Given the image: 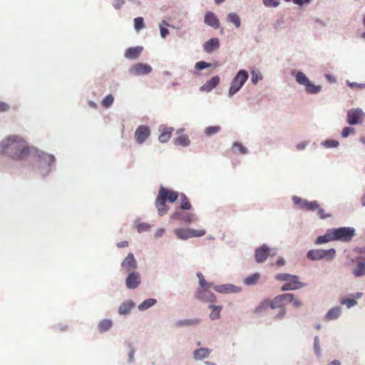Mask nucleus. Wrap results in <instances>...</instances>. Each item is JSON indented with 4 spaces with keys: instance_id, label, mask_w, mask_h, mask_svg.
I'll return each mask as SVG.
<instances>
[{
    "instance_id": "57",
    "label": "nucleus",
    "mask_w": 365,
    "mask_h": 365,
    "mask_svg": "<svg viewBox=\"0 0 365 365\" xmlns=\"http://www.w3.org/2000/svg\"><path fill=\"white\" fill-rule=\"evenodd\" d=\"M287 1H291V0H286ZM296 4H304V3H309L310 0H292Z\"/></svg>"
},
{
    "instance_id": "45",
    "label": "nucleus",
    "mask_w": 365,
    "mask_h": 365,
    "mask_svg": "<svg viewBox=\"0 0 365 365\" xmlns=\"http://www.w3.org/2000/svg\"><path fill=\"white\" fill-rule=\"evenodd\" d=\"M341 304H346L347 307H351V306L356 304L357 302L356 299H342L341 300Z\"/></svg>"
},
{
    "instance_id": "21",
    "label": "nucleus",
    "mask_w": 365,
    "mask_h": 365,
    "mask_svg": "<svg viewBox=\"0 0 365 365\" xmlns=\"http://www.w3.org/2000/svg\"><path fill=\"white\" fill-rule=\"evenodd\" d=\"M220 41L217 37H213L204 43V49L207 52H212L215 48H218Z\"/></svg>"
},
{
    "instance_id": "32",
    "label": "nucleus",
    "mask_w": 365,
    "mask_h": 365,
    "mask_svg": "<svg viewBox=\"0 0 365 365\" xmlns=\"http://www.w3.org/2000/svg\"><path fill=\"white\" fill-rule=\"evenodd\" d=\"M259 277L260 274H259V272H254V274H252L251 275H249L245 278L244 282L247 285H252V284H256V282H258Z\"/></svg>"
},
{
    "instance_id": "44",
    "label": "nucleus",
    "mask_w": 365,
    "mask_h": 365,
    "mask_svg": "<svg viewBox=\"0 0 365 365\" xmlns=\"http://www.w3.org/2000/svg\"><path fill=\"white\" fill-rule=\"evenodd\" d=\"M164 25H168V23H167L165 20H163L162 23L160 24V35L163 38L167 36L169 33L168 29L164 27Z\"/></svg>"
},
{
    "instance_id": "26",
    "label": "nucleus",
    "mask_w": 365,
    "mask_h": 365,
    "mask_svg": "<svg viewBox=\"0 0 365 365\" xmlns=\"http://www.w3.org/2000/svg\"><path fill=\"white\" fill-rule=\"evenodd\" d=\"M210 309H212L211 313L210 314V317L211 319H217L220 318V312H222V305H209Z\"/></svg>"
},
{
    "instance_id": "24",
    "label": "nucleus",
    "mask_w": 365,
    "mask_h": 365,
    "mask_svg": "<svg viewBox=\"0 0 365 365\" xmlns=\"http://www.w3.org/2000/svg\"><path fill=\"white\" fill-rule=\"evenodd\" d=\"M215 289L220 293H231V292H237V289L233 284H220L215 286Z\"/></svg>"
},
{
    "instance_id": "62",
    "label": "nucleus",
    "mask_w": 365,
    "mask_h": 365,
    "mask_svg": "<svg viewBox=\"0 0 365 365\" xmlns=\"http://www.w3.org/2000/svg\"><path fill=\"white\" fill-rule=\"evenodd\" d=\"M305 147V143H299V145H297V149H304Z\"/></svg>"
},
{
    "instance_id": "58",
    "label": "nucleus",
    "mask_w": 365,
    "mask_h": 365,
    "mask_svg": "<svg viewBox=\"0 0 365 365\" xmlns=\"http://www.w3.org/2000/svg\"><path fill=\"white\" fill-rule=\"evenodd\" d=\"M127 246H128V241L126 240L120 241L118 243V247H127Z\"/></svg>"
},
{
    "instance_id": "3",
    "label": "nucleus",
    "mask_w": 365,
    "mask_h": 365,
    "mask_svg": "<svg viewBox=\"0 0 365 365\" xmlns=\"http://www.w3.org/2000/svg\"><path fill=\"white\" fill-rule=\"evenodd\" d=\"M292 201L302 210H317L318 216L321 218L329 217L331 216V214H326L325 210L322 209L317 201H307V200H303V198L297 197V195L292 197Z\"/></svg>"
},
{
    "instance_id": "53",
    "label": "nucleus",
    "mask_w": 365,
    "mask_h": 365,
    "mask_svg": "<svg viewBox=\"0 0 365 365\" xmlns=\"http://www.w3.org/2000/svg\"><path fill=\"white\" fill-rule=\"evenodd\" d=\"M10 106L8 103H5V101H0V111H8L9 110Z\"/></svg>"
},
{
    "instance_id": "10",
    "label": "nucleus",
    "mask_w": 365,
    "mask_h": 365,
    "mask_svg": "<svg viewBox=\"0 0 365 365\" xmlns=\"http://www.w3.org/2000/svg\"><path fill=\"white\" fill-rule=\"evenodd\" d=\"M269 307L271 309H278L280 310L279 295L274 297L272 300H268V299L263 300L260 304L257 305V307H256L254 312L259 314L263 313V312H266Z\"/></svg>"
},
{
    "instance_id": "41",
    "label": "nucleus",
    "mask_w": 365,
    "mask_h": 365,
    "mask_svg": "<svg viewBox=\"0 0 365 365\" xmlns=\"http://www.w3.org/2000/svg\"><path fill=\"white\" fill-rule=\"evenodd\" d=\"M114 102V98L113 95H107L103 100H102V106L105 108H109V106H111L112 103Z\"/></svg>"
},
{
    "instance_id": "50",
    "label": "nucleus",
    "mask_w": 365,
    "mask_h": 365,
    "mask_svg": "<svg viewBox=\"0 0 365 365\" xmlns=\"http://www.w3.org/2000/svg\"><path fill=\"white\" fill-rule=\"evenodd\" d=\"M267 6H277L279 4V0H263Z\"/></svg>"
},
{
    "instance_id": "31",
    "label": "nucleus",
    "mask_w": 365,
    "mask_h": 365,
    "mask_svg": "<svg viewBox=\"0 0 365 365\" xmlns=\"http://www.w3.org/2000/svg\"><path fill=\"white\" fill-rule=\"evenodd\" d=\"M200 319H180L176 322L177 326H196L198 324Z\"/></svg>"
},
{
    "instance_id": "1",
    "label": "nucleus",
    "mask_w": 365,
    "mask_h": 365,
    "mask_svg": "<svg viewBox=\"0 0 365 365\" xmlns=\"http://www.w3.org/2000/svg\"><path fill=\"white\" fill-rule=\"evenodd\" d=\"M30 153L31 147L21 135H9L0 143V153L6 155L13 160H25Z\"/></svg>"
},
{
    "instance_id": "51",
    "label": "nucleus",
    "mask_w": 365,
    "mask_h": 365,
    "mask_svg": "<svg viewBox=\"0 0 365 365\" xmlns=\"http://www.w3.org/2000/svg\"><path fill=\"white\" fill-rule=\"evenodd\" d=\"M182 219L186 222H192L193 220H196V217H195L194 214H185L183 215Z\"/></svg>"
},
{
    "instance_id": "17",
    "label": "nucleus",
    "mask_w": 365,
    "mask_h": 365,
    "mask_svg": "<svg viewBox=\"0 0 365 365\" xmlns=\"http://www.w3.org/2000/svg\"><path fill=\"white\" fill-rule=\"evenodd\" d=\"M121 266L127 272L130 273L133 269H135L138 265L134 255H133V253H128L127 257H125L122 262Z\"/></svg>"
},
{
    "instance_id": "35",
    "label": "nucleus",
    "mask_w": 365,
    "mask_h": 365,
    "mask_svg": "<svg viewBox=\"0 0 365 365\" xmlns=\"http://www.w3.org/2000/svg\"><path fill=\"white\" fill-rule=\"evenodd\" d=\"M112 326V321L110 319H102L98 325V329L101 332H105L107 329H110Z\"/></svg>"
},
{
    "instance_id": "64",
    "label": "nucleus",
    "mask_w": 365,
    "mask_h": 365,
    "mask_svg": "<svg viewBox=\"0 0 365 365\" xmlns=\"http://www.w3.org/2000/svg\"><path fill=\"white\" fill-rule=\"evenodd\" d=\"M90 106H92L93 108H96V104L94 103V101H89Z\"/></svg>"
},
{
    "instance_id": "9",
    "label": "nucleus",
    "mask_w": 365,
    "mask_h": 365,
    "mask_svg": "<svg viewBox=\"0 0 365 365\" xmlns=\"http://www.w3.org/2000/svg\"><path fill=\"white\" fill-rule=\"evenodd\" d=\"M296 80L299 83L304 85L307 91L309 93H318L321 91V86H315L313 83L310 82L308 76H305L302 71H298L296 74Z\"/></svg>"
},
{
    "instance_id": "49",
    "label": "nucleus",
    "mask_w": 365,
    "mask_h": 365,
    "mask_svg": "<svg viewBox=\"0 0 365 365\" xmlns=\"http://www.w3.org/2000/svg\"><path fill=\"white\" fill-rule=\"evenodd\" d=\"M354 129H353V128H349V126H347L346 128H344V129L342 130L341 131V135L343 136V138H347V136H349V135H350V133H352V132H354Z\"/></svg>"
},
{
    "instance_id": "52",
    "label": "nucleus",
    "mask_w": 365,
    "mask_h": 365,
    "mask_svg": "<svg viewBox=\"0 0 365 365\" xmlns=\"http://www.w3.org/2000/svg\"><path fill=\"white\" fill-rule=\"evenodd\" d=\"M289 277V274H277V275H275V278L277 280H283L286 282H287Z\"/></svg>"
},
{
    "instance_id": "28",
    "label": "nucleus",
    "mask_w": 365,
    "mask_h": 365,
    "mask_svg": "<svg viewBox=\"0 0 365 365\" xmlns=\"http://www.w3.org/2000/svg\"><path fill=\"white\" fill-rule=\"evenodd\" d=\"M173 131V128H168L167 129H164L159 135V140L162 141V143H166V141H168L169 139H170L172 135V132Z\"/></svg>"
},
{
    "instance_id": "8",
    "label": "nucleus",
    "mask_w": 365,
    "mask_h": 365,
    "mask_svg": "<svg viewBox=\"0 0 365 365\" xmlns=\"http://www.w3.org/2000/svg\"><path fill=\"white\" fill-rule=\"evenodd\" d=\"M175 233L180 240H187L191 237H201L206 234L205 230H192V228H177Z\"/></svg>"
},
{
    "instance_id": "2",
    "label": "nucleus",
    "mask_w": 365,
    "mask_h": 365,
    "mask_svg": "<svg viewBox=\"0 0 365 365\" xmlns=\"http://www.w3.org/2000/svg\"><path fill=\"white\" fill-rule=\"evenodd\" d=\"M178 196L179 193H178V192H175V190H171V189H168V187L161 186L158 190V196L155 201V205L158 210V214L160 216H163V215L167 213L168 206H167L166 202H175Z\"/></svg>"
},
{
    "instance_id": "55",
    "label": "nucleus",
    "mask_w": 365,
    "mask_h": 365,
    "mask_svg": "<svg viewBox=\"0 0 365 365\" xmlns=\"http://www.w3.org/2000/svg\"><path fill=\"white\" fill-rule=\"evenodd\" d=\"M285 263L286 261H284V258H282V257H279V258L277 259L275 264H277V266H284Z\"/></svg>"
},
{
    "instance_id": "30",
    "label": "nucleus",
    "mask_w": 365,
    "mask_h": 365,
    "mask_svg": "<svg viewBox=\"0 0 365 365\" xmlns=\"http://www.w3.org/2000/svg\"><path fill=\"white\" fill-rule=\"evenodd\" d=\"M353 273L355 276H363V274H365V262H362V261L357 262Z\"/></svg>"
},
{
    "instance_id": "60",
    "label": "nucleus",
    "mask_w": 365,
    "mask_h": 365,
    "mask_svg": "<svg viewBox=\"0 0 365 365\" xmlns=\"http://www.w3.org/2000/svg\"><path fill=\"white\" fill-rule=\"evenodd\" d=\"M134 354H135V351L134 350H130V352H129V359H130V361H133V360Z\"/></svg>"
},
{
    "instance_id": "61",
    "label": "nucleus",
    "mask_w": 365,
    "mask_h": 365,
    "mask_svg": "<svg viewBox=\"0 0 365 365\" xmlns=\"http://www.w3.org/2000/svg\"><path fill=\"white\" fill-rule=\"evenodd\" d=\"M329 365H341L339 360H332Z\"/></svg>"
},
{
    "instance_id": "11",
    "label": "nucleus",
    "mask_w": 365,
    "mask_h": 365,
    "mask_svg": "<svg viewBox=\"0 0 365 365\" xmlns=\"http://www.w3.org/2000/svg\"><path fill=\"white\" fill-rule=\"evenodd\" d=\"M150 135V129L149 126H146V125H140L134 133V138L138 144H143V143H145V140L149 138Z\"/></svg>"
},
{
    "instance_id": "4",
    "label": "nucleus",
    "mask_w": 365,
    "mask_h": 365,
    "mask_svg": "<svg viewBox=\"0 0 365 365\" xmlns=\"http://www.w3.org/2000/svg\"><path fill=\"white\" fill-rule=\"evenodd\" d=\"M292 302L295 307H299L302 304L301 300L297 299L293 294H282L279 295V311L274 317V319H282L287 314L285 304Z\"/></svg>"
},
{
    "instance_id": "63",
    "label": "nucleus",
    "mask_w": 365,
    "mask_h": 365,
    "mask_svg": "<svg viewBox=\"0 0 365 365\" xmlns=\"http://www.w3.org/2000/svg\"><path fill=\"white\" fill-rule=\"evenodd\" d=\"M361 204L363 205H365V193L364 194V195L362 196L361 199Z\"/></svg>"
},
{
    "instance_id": "13",
    "label": "nucleus",
    "mask_w": 365,
    "mask_h": 365,
    "mask_svg": "<svg viewBox=\"0 0 365 365\" xmlns=\"http://www.w3.org/2000/svg\"><path fill=\"white\" fill-rule=\"evenodd\" d=\"M152 71V67L148 63H134L129 68L131 75H146Z\"/></svg>"
},
{
    "instance_id": "27",
    "label": "nucleus",
    "mask_w": 365,
    "mask_h": 365,
    "mask_svg": "<svg viewBox=\"0 0 365 365\" xmlns=\"http://www.w3.org/2000/svg\"><path fill=\"white\" fill-rule=\"evenodd\" d=\"M174 143L177 144V145L186 147V145H189L190 140L188 135H186V134H180L174 140Z\"/></svg>"
},
{
    "instance_id": "43",
    "label": "nucleus",
    "mask_w": 365,
    "mask_h": 365,
    "mask_svg": "<svg viewBox=\"0 0 365 365\" xmlns=\"http://www.w3.org/2000/svg\"><path fill=\"white\" fill-rule=\"evenodd\" d=\"M40 158L44 160V161H46L48 165H51V163H53L55 161L53 155L45 154V153H42L41 155H40Z\"/></svg>"
},
{
    "instance_id": "34",
    "label": "nucleus",
    "mask_w": 365,
    "mask_h": 365,
    "mask_svg": "<svg viewBox=\"0 0 365 365\" xmlns=\"http://www.w3.org/2000/svg\"><path fill=\"white\" fill-rule=\"evenodd\" d=\"M227 20L232 22L237 28H240L241 25V19L236 13H230L227 14Z\"/></svg>"
},
{
    "instance_id": "18",
    "label": "nucleus",
    "mask_w": 365,
    "mask_h": 365,
    "mask_svg": "<svg viewBox=\"0 0 365 365\" xmlns=\"http://www.w3.org/2000/svg\"><path fill=\"white\" fill-rule=\"evenodd\" d=\"M143 50V46H132V48L126 49L124 56L128 59H137Z\"/></svg>"
},
{
    "instance_id": "38",
    "label": "nucleus",
    "mask_w": 365,
    "mask_h": 365,
    "mask_svg": "<svg viewBox=\"0 0 365 365\" xmlns=\"http://www.w3.org/2000/svg\"><path fill=\"white\" fill-rule=\"evenodd\" d=\"M155 299H147L146 300H144L143 303L139 304L138 309H140V310H146V309H148V307L155 304Z\"/></svg>"
},
{
    "instance_id": "25",
    "label": "nucleus",
    "mask_w": 365,
    "mask_h": 365,
    "mask_svg": "<svg viewBox=\"0 0 365 365\" xmlns=\"http://www.w3.org/2000/svg\"><path fill=\"white\" fill-rule=\"evenodd\" d=\"M340 314H341V308L339 307H334L326 314L325 318L326 319H336V318H339Z\"/></svg>"
},
{
    "instance_id": "37",
    "label": "nucleus",
    "mask_w": 365,
    "mask_h": 365,
    "mask_svg": "<svg viewBox=\"0 0 365 365\" xmlns=\"http://www.w3.org/2000/svg\"><path fill=\"white\" fill-rule=\"evenodd\" d=\"M232 151L237 153V152H239L240 153H242V155H245V153H247L248 150L246 147L243 146L242 143H239V142H235L233 143L232 146Z\"/></svg>"
},
{
    "instance_id": "40",
    "label": "nucleus",
    "mask_w": 365,
    "mask_h": 365,
    "mask_svg": "<svg viewBox=\"0 0 365 365\" xmlns=\"http://www.w3.org/2000/svg\"><path fill=\"white\" fill-rule=\"evenodd\" d=\"M220 126H208L205 130V133L207 136H211V135H214V133H217V132L220 131Z\"/></svg>"
},
{
    "instance_id": "33",
    "label": "nucleus",
    "mask_w": 365,
    "mask_h": 365,
    "mask_svg": "<svg viewBox=\"0 0 365 365\" xmlns=\"http://www.w3.org/2000/svg\"><path fill=\"white\" fill-rule=\"evenodd\" d=\"M134 303L133 302H125L120 305L118 308V312L120 314H127L130 312V309L133 307Z\"/></svg>"
},
{
    "instance_id": "29",
    "label": "nucleus",
    "mask_w": 365,
    "mask_h": 365,
    "mask_svg": "<svg viewBox=\"0 0 365 365\" xmlns=\"http://www.w3.org/2000/svg\"><path fill=\"white\" fill-rule=\"evenodd\" d=\"M220 83V76H215L210 78V79L205 84L204 87L207 91L213 89L217 83Z\"/></svg>"
},
{
    "instance_id": "6",
    "label": "nucleus",
    "mask_w": 365,
    "mask_h": 365,
    "mask_svg": "<svg viewBox=\"0 0 365 365\" xmlns=\"http://www.w3.org/2000/svg\"><path fill=\"white\" fill-rule=\"evenodd\" d=\"M355 234L354 228L352 227H339V228H333L334 241H351Z\"/></svg>"
},
{
    "instance_id": "36",
    "label": "nucleus",
    "mask_w": 365,
    "mask_h": 365,
    "mask_svg": "<svg viewBox=\"0 0 365 365\" xmlns=\"http://www.w3.org/2000/svg\"><path fill=\"white\" fill-rule=\"evenodd\" d=\"M180 208L182 210H190V208H192V205L185 194H180Z\"/></svg>"
},
{
    "instance_id": "15",
    "label": "nucleus",
    "mask_w": 365,
    "mask_h": 365,
    "mask_svg": "<svg viewBox=\"0 0 365 365\" xmlns=\"http://www.w3.org/2000/svg\"><path fill=\"white\" fill-rule=\"evenodd\" d=\"M140 282V274L134 272V270H132V272L128 274L125 279L127 287L130 289L137 288Z\"/></svg>"
},
{
    "instance_id": "5",
    "label": "nucleus",
    "mask_w": 365,
    "mask_h": 365,
    "mask_svg": "<svg viewBox=\"0 0 365 365\" xmlns=\"http://www.w3.org/2000/svg\"><path fill=\"white\" fill-rule=\"evenodd\" d=\"M336 255V250L334 248L331 249H312L309 250L307 256L311 260H319V259H327V260H331Z\"/></svg>"
},
{
    "instance_id": "20",
    "label": "nucleus",
    "mask_w": 365,
    "mask_h": 365,
    "mask_svg": "<svg viewBox=\"0 0 365 365\" xmlns=\"http://www.w3.org/2000/svg\"><path fill=\"white\" fill-rule=\"evenodd\" d=\"M205 22L207 25L215 28V29H217V28H219L220 26V20L217 16H216L214 13H211V11L205 14Z\"/></svg>"
},
{
    "instance_id": "39",
    "label": "nucleus",
    "mask_w": 365,
    "mask_h": 365,
    "mask_svg": "<svg viewBox=\"0 0 365 365\" xmlns=\"http://www.w3.org/2000/svg\"><path fill=\"white\" fill-rule=\"evenodd\" d=\"M197 276L199 279L201 289H207L212 287V283H209V282L205 281V277L202 272H197Z\"/></svg>"
},
{
    "instance_id": "47",
    "label": "nucleus",
    "mask_w": 365,
    "mask_h": 365,
    "mask_svg": "<svg viewBox=\"0 0 365 365\" xmlns=\"http://www.w3.org/2000/svg\"><path fill=\"white\" fill-rule=\"evenodd\" d=\"M150 227V225H148V223H138L137 225V230L138 232H145V230H149Z\"/></svg>"
},
{
    "instance_id": "19",
    "label": "nucleus",
    "mask_w": 365,
    "mask_h": 365,
    "mask_svg": "<svg viewBox=\"0 0 365 365\" xmlns=\"http://www.w3.org/2000/svg\"><path fill=\"white\" fill-rule=\"evenodd\" d=\"M196 297L202 301H210V302H214L216 299L215 295L210 292V291H208L207 288L206 289H199Z\"/></svg>"
},
{
    "instance_id": "48",
    "label": "nucleus",
    "mask_w": 365,
    "mask_h": 365,
    "mask_svg": "<svg viewBox=\"0 0 365 365\" xmlns=\"http://www.w3.org/2000/svg\"><path fill=\"white\" fill-rule=\"evenodd\" d=\"M326 147H338L339 142L338 140H334V139H328V140H325L324 143Z\"/></svg>"
},
{
    "instance_id": "23",
    "label": "nucleus",
    "mask_w": 365,
    "mask_h": 365,
    "mask_svg": "<svg viewBox=\"0 0 365 365\" xmlns=\"http://www.w3.org/2000/svg\"><path fill=\"white\" fill-rule=\"evenodd\" d=\"M210 351L211 350H210V349H206V347L197 349V350H195L193 352L194 358L196 359V360H202V359L207 357Z\"/></svg>"
},
{
    "instance_id": "54",
    "label": "nucleus",
    "mask_w": 365,
    "mask_h": 365,
    "mask_svg": "<svg viewBox=\"0 0 365 365\" xmlns=\"http://www.w3.org/2000/svg\"><path fill=\"white\" fill-rule=\"evenodd\" d=\"M124 3L125 0H113V1L115 8H117L118 9V8H120V6L124 4Z\"/></svg>"
},
{
    "instance_id": "7",
    "label": "nucleus",
    "mask_w": 365,
    "mask_h": 365,
    "mask_svg": "<svg viewBox=\"0 0 365 365\" xmlns=\"http://www.w3.org/2000/svg\"><path fill=\"white\" fill-rule=\"evenodd\" d=\"M248 77L249 74L246 70H240L231 82L229 89L230 96H233L235 93L239 92L245 81H247Z\"/></svg>"
},
{
    "instance_id": "12",
    "label": "nucleus",
    "mask_w": 365,
    "mask_h": 365,
    "mask_svg": "<svg viewBox=\"0 0 365 365\" xmlns=\"http://www.w3.org/2000/svg\"><path fill=\"white\" fill-rule=\"evenodd\" d=\"M365 114L361 109H350L347 112V122L349 124L361 123Z\"/></svg>"
},
{
    "instance_id": "42",
    "label": "nucleus",
    "mask_w": 365,
    "mask_h": 365,
    "mask_svg": "<svg viewBox=\"0 0 365 365\" xmlns=\"http://www.w3.org/2000/svg\"><path fill=\"white\" fill-rule=\"evenodd\" d=\"M145 24L143 21V18H141V16H138V18H135L134 19V28L136 30H140L144 28Z\"/></svg>"
},
{
    "instance_id": "59",
    "label": "nucleus",
    "mask_w": 365,
    "mask_h": 365,
    "mask_svg": "<svg viewBox=\"0 0 365 365\" xmlns=\"http://www.w3.org/2000/svg\"><path fill=\"white\" fill-rule=\"evenodd\" d=\"M164 232L165 230H163V228H160V230H158V231L155 232V235H157V237H160V235H162Z\"/></svg>"
},
{
    "instance_id": "22",
    "label": "nucleus",
    "mask_w": 365,
    "mask_h": 365,
    "mask_svg": "<svg viewBox=\"0 0 365 365\" xmlns=\"http://www.w3.org/2000/svg\"><path fill=\"white\" fill-rule=\"evenodd\" d=\"M329 241H334V228H329L324 235L319 236L315 242L319 245V243H324V242Z\"/></svg>"
},
{
    "instance_id": "46",
    "label": "nucleus",
    "mask_w": 365,
    "mask_h": 365,
    "mask_svg": "<svg viewBox=\"0 0 365 365\" xmlns=\"http://www.w3.org/2000/svg\"><path fill=\"white\" fill-rule=\"evenodd\" d=\"M210 63L209 62H205V61H198L195 63V68L197 69H203V68L210 67Z\"/></svg>"
},
{
    "instance_id": "16",
    "label": "nucleus",
    "mask_w": 365,
    "mask_h": 365,
    "mask_svg": "<svg viewBox=\"0 0 365 365\" xmlns=\"http://www.w3.org/2000/svg\"><path fill=\"white\" fill-rule=\"evenodd\" d=\"M289 277L287 282L282 285L281 288L282 290H290V289H298L302 287L303 283L299 281V277H297V275L289 274Z\"/></svg>"
},
{
    "instance_id": "56",
    "label": "nucleus",
    "mask_w": 365,
    "mask_h": 365,
    "mask_svg": "<svg viewBox=\"0 0 365 365\" xmlns=\"http://www.w3.org/2000/svg\"><path fill=\"white\" fill-rule=\"evenodd\" d=\"M258 81H259V76H258V74H256V73H252V83H258Z\"/></svg>"
},
{
    "instance_id": "14",
    "label": "nucleus",
    "mask_w": 365,
    "mask_h": 365,
    "mask_svg": "<svg viewBox=\"0 0 365 365\" xmlns=\"http://www.w3.org/2000/svg\"><path fill=\"white\" fill-rule=\"evenodd\" d=\"M269 254H271V249L269 248L267 244H263L259 247V248H257L255 250V259L258 263H262V262H264L267 257H269Z\"/></svg>"
}]
</instances>
